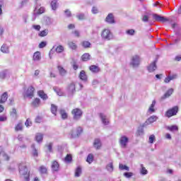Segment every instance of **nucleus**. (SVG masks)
<instances>
[{"instance_id": "52", "label": "nucleus", "mask_w": 181, "mask_h": 181, "mask_svg": "<svg viewBox=\"0 0 181 181\" xmlns=\"http://www.w3.org/2000/svg\"><path fill=\"white\" fill-rule=\"evenodd\" d=\"M124 176L125 177H127V179H129V177H132V176H134V173H124Z\"/></svg>"}, {"instance_id": "3", "label": "nucleus", "mask_w": 181, "mask_h": 181, "mask_svg": "<svg viewBox=\"0 0 181 181\" xmlns=\"http://www.w3.org/2000/svg\"><path fill=\"white\" fill-rule=\"evenodd\" d=\"M177 112H179V107L174 106L173 107L167 110L165 112V117L168 118H170V117H175V115H177Z\"/></svg>"}, {"instance_id": "60", "label": "nucleus", "mask_w": 181, "mask_h": 181, "mask_svg": "<svg viewBox=\"0 0 181 181\" xmlns=\"http://www.w3.org/2000/svg\"><path fill=\"white\" fill-rule=\"evenodd\" d=\"M25 125L27 127H30V125H32V122H30V119H27Z\"/></svg>"}, {"instance_id": "59", "label": "nucleus", "mask_w": 181, "mask_h": 181, "mask_svg": "<svg viewBox=\"0 0 181 181\" xmlns=\"http://www.w3.org/2000/svg\"><path fill=\"white\" fill-rule=\"evenodd\" d=\"M6 119H8L6 116H5V115L0 116V122H4L6 121Z\"/></svg>"}, {"instance_id": "1", "label": "nucleus", "mask_w": 181, "mask_h": 181, "mask_svg": "<svg viewBox=\"0 0 181 181\" xmlns=\"http://www.w3.org/2000/svg\"><path fill=\"white\" fill-rule=\"evenodd\" d=\"M20 175L24 176L25 181H30V172H28V168L23 164H19L18 165Z\"/></svg>"}, {"instance_id": "21", "label": "nucleus", "mask_w": 181, "mask_h": 181, "mask_svg": "<svg viewBox=\"0 0 181 181\" xmlns=\"http://www.w3.org/2000/svg\"><path fill=\"white\" fill-rule=\"evenodd\" d=\"M42 23L45 25H52V18L48 16H45L43 18Z\"/></svg>"}, {"instance_id": "62", "label": "nucleus", "mask_w": 181, "mask_h": 181, "mask_svg": "<svg viewBox=\"0 0 181 181\" xmlns=\"http://www.w3.org/2000/svg\"><path fill=\"white\" fill-rule=\"evenodd\" d=\"M92 13H93L94 14L98 13V8H97V7L93 6L92 8Z\"/></svg>"}, {"instance_id": "10", "label": "nucleus", "mask_w": 181, "mask_h": 181, "mask_svg": "<svg viewBox=\"0 0 181 181\" xmlns=\"http://www.w3.org/2000/svg\"><path fill=\"white\" fill-rule=\"evenodd\" d=\"M156 63H158V59H156L153 62H151L148 66L147 67L149 73H153L156 69H158V66H156Z\"/></svg>"}, {"instance_id": "27", "label": "nucleus", "mask_w": 181, "mask_h": 181, "mask_svg": "<svg viewBox=\"0 0 181 181\" xmlns=\"http://www.w3.org/2000/svg\"><path fill=\"white\" fill-rule=\"evenodd\" d=\"M1 52L2 53H9V47L6 44L3 45L1 47Z\"/></svg>"}, {"instance_id": "23", "label": "nucleus", "mask_w": 181, "mask_h": 181, "mask_svg": "<svg viewBox=\"0 0 181 181\" xmlns=\"http://www.w3.org/2000/svg\"><path fill=\"white\" fill-rule=\"evenodd\" d=\"M89 70L92 71V73H100V67L95 65L90 66L89 67Z\"/></svg>"}, {"instance_id": "34", "label": "nucleus", "mask_w": 181, "mask_h": 181, "mask_svg": "<svg viewBox=\"0 0 181 181\" xmlns=\"http://www.w3.org/2000/svg\"><path fill=\"white\" fill-rule=\"evenodd\" d=\"M93 160H94V156L91 153H89L87 156L86 162H88V163H93Z\"/></svg>"}, {"instance_id": "51", "label": "nucleus", "mask_w": 181, "mask_h": 181, "mask_svg": "<svg viewBox=\"0 0 181 181\" xmlns=\"http://www.w3.org/2000/svg\"><path fill=\"white\" fill-rule=\"evenodd\" d=\"M127 35H129L130 36H134L135 35V30L134 29H130L126 31Z\"/></svg>"}, {"instance_id": "8", "label": "nucleus", "mask_w": 181, "mask_h": 181, "mask_svg": "<svg viewBox=\"0 0 181 181\" xmlns=\"http://www.w3.org/2000/svg\"><path fill=\"white\" fill-rule=\"evenodd\" d=\"M139 56L138 55H134L132 57V61L130 62L131 66H132V67H138V66H139Z\"/></svg>"}, {"instance_id": "48", "label": "nucleus", "mask_w": 181, "mask_h": 181, "mask_svg": "<svg viewBox=\"0 0 181 181\" xmlns=\"http://www.w3.org/2000/svg\"><path fill=\"white\" fill-rule=\"evenodd\" d=\"M119 168L121 170H127V172H129V167L124 165L122 164H119Z\"/></svg>"}, {"instance_id": "2", "label": "nucleus", "mask_w": 181, "mask_h": 181, "mask_svg": "<svg viewBox=\"0 0 181 181\" xmlns=\"http://www.w3.org/2000/svg\"><path fill=\"white\" fill-rule=\"evenodd\" d=\"M81 134H83V127H78L76 129L71 130L69 136L71 139H74L76 138H80Z\"/></svg>"}, {"instance_id": "17", "label": "nucleus", "mask_w": 181, "mask_h": 181, "mask_svg": "<svg viewBox=\"0 0 181 181\" xmlns=\"http://www.w3.org/2000/svg\"><path fill=\"white\" fill-rule=\"evenodd\" d=\"M42 13H45V8L43 7H40L37 11L36 10H35L33 13V16H34L33 21L36 19V16L39 15H42Z\"/></svg>"}, {"instance_id": "4", "label": "nucleus", "mask_w": 181, "mask_h": 181, "mask_svg": "<svg viewBox=\"0 0 181 181\" xmlns=\"http://www.w3.org/2000/svg\"><path fill=\"white\" fill-rule=\"evenodd\" d=\"M71 114L73 115V118L74 121H78L81 117H83V111L81 109L76 108L71 111Z\"/></svg>"}, {"instance_id": "22", "label": "nucleus", "mask_w": 181, "mask_h": 181, "mask_svg": "<svg viewBox=\"0 0 181 181\" xmlns=\"http://www.w3.org/2000/svg\"><path fill=\"white\" fill-rule=\"evenodd\" d=\"M100 118L103 125H107L108 124V121H107V116L104 115V113H100Z\"/></svg>"}, {"instance_id": "40", "label": "nucleus", "mask_w": 181, "mask_h": 181, "mask_svg": "<svg viewBox=\"0 0 181 181\" xmlns=\"http://www.w3.org/2000/svg\"><path fill=\"white\" fill-rule=\"evenodd\" d=\"M64 51V47H63L62 45H59L55 48V52L57 53H62Z\"/></svg>"}, {"instance_id": "29", "label": "nucleus", "mask_w": 181, "mask_h": 181, "mask_svg": "<svg viewBox=\"0 0 181 181\" xmlns=\"http://www.w3.org/2000/svg\"><path fill=\"white\" fill-rule=\"evenodd\" d=\"M31 148L33 149V151H32L33 156H34V158H37V156H39V153H37V150L36 149V147H35V144H32Z\"/></svg>"}, {"instance_id": "61", "label": "nucleus", "mask_w": 181, "mask_h": 181, "mask_svg": "<svg viewBox=\"0 0 181 181\" xmlns=\"http://www.w3.org/2000/svg\"><path fill=\"white\" fill-rule=\"evenodd\" d=\"M72 33H74L76 37H80V32H78V30H76L75 31L72 32Z\"/></svg>"}, {"instance_id": "50", "label": "nucleus", "mask_w": 181, "mask_h": 181, "mask_svg": "<svg viewBox=\"0 0 181 181\" xmlns=\"http://www.w3.org/2000/svg\"><path fill=\"white\" fill-rule=\"evenodd\" d=\"M58 70L61 74V76H64L66 74V70H64V68L62 66H58Z\"/></svg>"}, {"instance_id": "30", "label": "nucleus", "mask_w": 181, "mask_h": 181, "mask_svg": "<svg viewBox=\"0 0 181 181\" xmlns=\"http://www.w3.org/2000/svg\"><path fill=\"white\" fill-rule=\"evenodd\" d=\"M90 57H91V56L89 53H85L82 55L81 59L83 62H88L90 59Z\"/></svg>"}, {"instance_id": "58", "label": "nucleus", "mask_w": 181, "mask_h": 181, "mask_svg": "<svg viewBox=\"0 0 181 181\" xmlns=\"http://www.w3.org/2000/svg\"><path fill=\"white\" fill-rule=\"evenodd\" d=\"M23 127L22 126V124H18L16 127V131H22Z\"/></svg>"}, {"instance_id": "15", "label": "nucleus", "mask_w": 181, "mask_h": 181, "mask_svg": "<svg viewBox=\"0 0 181 181\" xmlns=\"http://www.w3.org/2000/svg\"><path fill=\"white\" fill-rule=\"evenodd\" d=\"M173 88H170L168 89L166 93L161 96L160 100H166V98H169V97H170V95H172V94H173Z\"/></svg>"}, {"instance_id": "55", "label": "nucleus", "mask_w": 181, "mask_h": 181, "mask_svg": "<svg viewBox=\"0 0 181 181\" xmlns=\"http://www.w3.org/2000/svg\"><path fill=\"white\" fill-rule=\"evenodd\" d=\"M155 141V135L151 134V135L149 136L148 142H149V144H153V141Z\"/></svg>"}, {"instance_id": "33", "label": "nucleus", "mask_w": 181, "mask_h": 181, "mask_svg": "<svg viewBox=\"0 0 181 181\" xmlns=\"http://www.w3.org/2000/svg\"><path fill=\"white\" fill-rule=\"evenodd\" d=\"M35 140L37 142H42L43 141V134L37 133L35 136Z\"/></svg>"}, {"instance_id": "31", "label": "nucleus", "mask_w": 181, "mask_h": 181, "mask_svg": "<svg viewBox=\"0 0 181 181\" xmlns=\"http://www.w3.org/2000/svg\"><path fill=\"white\" fill-rule=\"evenodd\" d=\"M106 170L109 171L110 173H112V172H114V165L112 164V163H109L106 165Z\"/></svg>"}, {"instance_id": "57", "label": "nucleus", "mask_w": 181, "mask_h": 181, "mask_svg": "<svg viewBox=\"0 0 181 181\" xmlns=\"http://www.w3.org/2000/svg\"><path fill=\"white\" fill-rule=\"evenodd\" d=\"M47 148L49 151V152H53V144L52 143H49L47 146Z\"/></svg>"}, {"instance_id": "28", "label": "nucleus", "mask_w": 181, "mask_h": 181, "mask_svg": "<svg viewBox=\"0 0 181 181\" xmlns=\"http://www.w3.org/2000/svg\"><path fill=\"white\" fill-rule=\"evenodd\" d=\"M41 57H40V52H36L34 53L33 57V59L34 60V62H39V60H40Z\"/></svg>"}, {"instance_id": "45", "label": "nucleus", "mask_w": 181, "mask_h": 181, "mask_svg": "<svg viewBox=\"0 0 181 181\" xmlns=\"http://www.w3.org/2000/svg\"><path fill=\"white\" fill-rule=\"evenodd\" d=\"M82 46L85 48V49H88V47H90L91 46V43L88 41H83L82 42Z\"/></svg>"}, {"instance_id": "53", "label": "nucleus", "mask_w": 181, "mask_h": 181, "mask_svg": "<svg viewBox=\"0 0 181 181\" xmlns=\"http://www.w3.org/2000/svg\"><path fill=\"white\" fill-rule=\"evenodd\" d=\"M64 13H65L66 18H71V11H70V10L66 9L64 11Z\"/></svg>"}, {"instance_id": "47", "label": "nucleus", "mask_w": 181, "mask_h": 181, "mask_svg": "<svg viewBox=\"0 0 181 181\" xmlns=\"http://www.w3.org/2000/svg\"><path fill=\"white\" fill-rule=\"evenodd\" d=\"M76 18L78 19V21H84V19H86V15H84V13H81L76 15Z\"/></svg>"}, {"instance_id": "24", "label": "nucleus", "mask_w": 181, "mask_h": 181, "mask_svg": "<svg viewBox=\"0 0 181 181\" xmlns=\"http://www.w3.org/2000/svg\"><path fill=\"white\" fill-rule=\"evenodd\" d=\"M39 172L41 175H46L47 174V168L45 165H41L39 168Z\"/></svg>"}, {"instance_id": "20", "label": "nucleus", "mask_w": 181, "mask_h": 181, "mask_svg": "<svg viewBox=\"0 0 181 181\" xmlns=\"http://www.w3.org/2000/svg\"><path fill=\"white\" fill-rule=\"evenodd\" d=\"M10 116L13 119H18V112L16 108H13L10 112Z\"/></svg>"}, {"instance_id": "19", "label": "nucleus", "mask_w": 181, "mask_h": 181, "mask_svg": "<svg viewBox=\"0 0 181 181\" xmlns=\"http://www.w3.org/2000/svg\"><path fill=\"white\" fill-rule=\"evenodd\" d=\"M8 100V92H4L0 99V104H4V103H6V100Z\"/></svg>"}, {"instance_id": "13", "label": "nucleus", "mask_w": 181, "mask_h": 181, "mask_svg": "<svg viewBox=\"0 0 181 181\" xmlns=\"http://www.w3.org/2000/svg\"><path fill=\"white\" fill-rule=\"evenodd\" d=\"M105 21L107 23H110V25L115 23V19L114 18V15L112 13H109Z\"/></svg>"}, {"instance_id": "6", "label": "nucleus", "mask_w": 181, "mask_h": 181, "mask_svg": "<svg viewBox=\"0 0 181 181\" xmlns=\"http://www.w3.org/2000/svg\"><path fill=\"white\" fill-rule=\"evenodd\" d=\"M156 121H158V116L152 115L148 119H146L143 124H141V127L145 128L146 127H148V125H150V124L156 122Z\"/></svg>"}, {"instance_id": "12", "label": "nucleus", "mask_w": 181, "mask_h": 181, "mask_svg": "<svg viewBox=\"0 0 181 181\" xmlns=\"http://www.w3.org/2000/svg\"><path fill=\"white\" fill-rule=\"evenodd\" d=\"M35 93V88L33 86H30L26 91V96L28 98H33V95Z\"/></svg>"}, {"instance_id": "18", "label": "nucleus", "mask_w": 181, "mask_h": 181, "mask_svg": "<svg viewBox=\"0 0 181 181\" xmlns=\"http://www.w3.org/2000/svg\"><path fill=\"white\" fill-rule=\"evenodd\" d=\"M37 94L39 97H40V98H42V100H43L44 101H46V100L49 98V97L47 96V94L45 93L43 90H39L37 92Z\"/></svg>"}, {"instance_id": "35", "label": "nucleus", "mask_w": 181, "mask_h": 181, "mask_svg": "<svg viewBox=\"0 0 181 181\" xmlns=\"http://www.w3.org/2000/svg\"><path fill=\"white\" fill-rule=\"evenodd\" d=\"M8 74L7 70H4L0 72V78L1 80H5L6 78V75Z\"/></svg>"}, {"instance_id": "14", "label": "nucleus", "mask_w": 181, "mask_h": 181, "mask_svg": "<svg viewBox=\"0 0 181 181\" xmlns=\"http://www.w3.org/2000/svg\"><path fill=\"white\" fill-rule=\"evenodd\" d=\"M101 146H103V144L101 143V139H95L94 142H93V148L95 149L98 150L101 149Z\"/></svg>"}, {"instance_id": "37", "label": "nucleus", "mask_w": 181, "mask_h": 181, "mask_svg": "<svg viewBox=\"0 0 181 181\" xmlns=\"http://www.w3.org/2000/svg\"><path fill=\"white\" fill-rule=\"evenodd\" d=\"M81 167L78 166L75 170V177H80V175H81Z\"/></svg>"}, {"instance_id": "7", "label": "nucleus", "mask_w": 181, "mask_h": 181, "mask_svg": "<svg viewBox=\"0 0 181 181\" xmlns=\"http://www.w3.org/2000/svg\"><path fill=\"white\" fill-rule=\"evenodd\" d=\"M153 18L156 22H161L162 23H165V22H168V21H169L168 18L156 13L153 14Z\"/></svg>"}, {"instance_id": "49", "label": "nucleus", "mask_w": 181, "mask_h": 181, "mask_svg": "<svg viewBox=\"0 0 181 181\" xmlns=\"http://www.w3.org/2000/svg\"><path fill=\"white\" fill-rule=\"evenodd\" d=\"M168 129H169V131L173 132V131H178L179 128L176 125H173L171 127H168Z\"/></svg>"}, {"instance_id": "36", "label": "nucleus", "mask_w": 181, "mask_h": 181, "mask_svg": "<svg viewBox=\"0 0 181 181\" xmlns=\"http://www.w3.org/2000/svg\"><path fill=\"white\" fill-rule=\"evenodd\" d=\"M51 8H52V11H56L57 9V0L52 1Z\"/></svg>"}, {"instance_id": "5", "label": "nucleus", "mask_w": 181, "mask_h": 181, "mask_svg": "<svg viewBox=\"0 0 181 181\" xmlns=\"http://www.w3.org/2000/svg\"><path fill=\"white\" fill-rule=\"evenodd\" d=\"M101 37L105 40H111L112 39V33H111L110 30L105 29L102 31Z\"/></svg>"}, {"instance_id": "11", "label": "nucleus", "mask_w": 181, "mask_h": 181, "mask_svg": "<svg viewBox=\"0 0 181 181\" xmlns=\"http://www.w3.org/2000/svg\"><path fill=\"white\" fill-rule=\"evenodd\" d=\"M67 92L69 95H73L76 93V85L74 83H72L68 86Z\"/></svg>"}, {"instance_id": "38", "label": "nucleus", "mask_w": 181, "mask_h": 181, "mask_svg": "<svg viewBox=\"0 0 181 181\" xmlns=\"http://www.w3.org/2000/svg\"><path fill=\"white\" fill-rule=\"evenodd\" d=\"M141 175H148V170H146V168H145V167H144V164H141Z\"/></svg>"}, {"instance_id": "9", "label": "nucleus", "mask_w": 181, "mask_h": 181, "mask_svg": "<svg viewBox=\"0 0 181 181\" xmlns=\"http://www.w3.org/2000/svg\"><path fill=\"white\" fill-rule=\"evenodd\" d=\"M129 141V139L126 136H122L119 139V145L121 148H127V145Z\"/></svg>"}, {"instance_id": "39", "label": "nucleus", "mask_w": 181, "mask_h": 181, "mask_svg": "<svg viewBox=\"0 0 181 181\" xmlns=\"http://www.w3.org/2000/svg\"><path fill=\"white\" fill-rule=\"evenodd\" d=\"M68 46L72 50H76V49H77V45L73 42H68Z\"/></svg>"}, {"instance_id": "26", "label": "nucleus", "mask_w": 181, "mask_h": 181, "mask_svg": "<svg viewBox=\"0 0 181 181\" xmlns=\"http://www.w3.org/2000/svg\"><path fill=\"white\" fill-rule=\"evenodd\" d=\"M79 78L82 80V81H87V75L86 74V71H81L80 72Z\"/></svg>"}, {"instance_id": "16", "label": "nucleus", "mask_w": 181, "mask_h": 181, "mask_svg": "<svg viewBox=\"0 0 181 181\" xmlns=\"http://www.w3.org/2000/svg\"><path fill=\"white\" fill-rule=\"evenodd\" d=\"M51 168L53 172H59V168H60V165L59 164V162L54 160L52 162Z\"/></svg>"}, {"instance_id": "44", "label": "nucleus", "mask_w": 181, "mask_h": 181, "mask_svg": "<svg viewBox=\"0 0 181 181\" xmlns=\"http://www.w3.org/2000/svg\"><path fill=\"white\" fill-rule=\"evenodd\" d=\"M51 112L54 115H56V112H57V106H56L54 104L51 105Z\"/></svg>"}, {"instance_id": "46", "label": "nucleus", "mask_w": 181, "mask_h": 181, "mask_svg": "<svg viewBox=\"0 0 181 181\" xmlns=\"http://www.w3.org/2000/svg\"><path fill=\"white\" fill-rule=\"evenodd\" d=\"M60 114L62 116V119H67V113L66 112V110H60Z\"/></svg>"}, {"instance_id": "64", "label": "nucleus", "mask_w": 181, "mask_h": 181, "mask_svg": "<svg viewBox=\"0 0 181 181\" xmlns=\"http://www.w3.org/2000/svg\"><path fill=\"white\" fill-rule=\"evenodd\" d=\"M172 79H170V76H168L165 78L164 82L168 83H170Z\"/></svg>"}, {"instance_id": "25", "label": "nucleus", "mask_w": 181, "mask_h": 181, "mask_svg": "<svg viewBox=\"0 0 181 181\" xmlns=\"http://www.w3.org/2000/svg\"><path fill=\"white\" fill-rule=\"evenodd\" d=\"M32 105L33 107H34L35 108H37V107H39V105H40V99L38 98H36L32 103Z\"/></svg>"}, {"instance_id": "32", "label": "nucleus", "mask_w": 181, "mask_h": 181, "mask_svg": "<svg viewBox=\"0 0 181 181\" xmlns=\"http://www.w3.org/2000/svg\"><path fill=\"white\" fill-rule=\"evenodd\" d=\"M47 35H49V30L45 29V30L41 31L38 34V36H40V37H45V36H47Z\"/></svg>"}, {"instance_id": "42", "label": "nucleus", "mask_w": 181, "mask_h": 181, "mask_svg": "<svg viewBox=\"0 0 181 181\" xmlns=\"http://www.w3.org/2000/svg\"><path fill=\"white\" fill-rule=\"evenodd\" d=\"M1 156L4 160H9L11 159L9 155H8V153H6L4 151L1 153Z\"/></svg>"}, {"instance_id": "54", "label": "nucleus", "mask_w": 181, "mask_h": 181, "mask_svg": "<svg viewBox=\"0 0 181 181\" xmlns=\"http://www.w3.org/2000/svg\"><path fill=\"white\" fill-rule=\"evenodd\" d=\"M141 21L142 22H144V23L149 22V16L146 15L143 16Z\"/></svg>"}, {"instance_id": "63", "label": "nucleus", "mask_w": 181, "mask_h": 181, "mask_svg": "<svg viewBox=\"0 0 181 181\" xmlns=\"http://www.w3.org/2000/svg\"><path fill=\"white\" fill-rule=\"evenodd\" d=\"M33 29H35V30H40V25H33Z\"/></svg>"}, {"instance_id": "43", "label": "nucleus", "mask_w": 181, "mask_h": 181, "mask_svg": "<svg viewBox=\"0 0 181 181\" xmlns=\"http://www.w3.org/2000/svg\"><path fill=\"white\" fill-rule=\"evenodd\" d=\"M64 160L66 163H70L71 160H73V157L71 154H67L66 156L64 158Z\"/></svg>"}, {"instance_id": "56", "label": "nucleus", "mask_w": 181, "mask_h": 181, "mask_svg": "<svg viewBox=\"0 0 181 181\" xmlns=\"http://www.w3.org/2000/svg\"><path fill=\"white\" fill-rule=\"evenodd\" d=\"M47 45V43L45 41H42L41 42L40 44H39V47L40 49H43V47H46V45Z\"/></svg>"}, {"instance_id": "41", "label": "nucleus", "mask_w": 181, "mask_h": 181, "mask_svg": "<svg viewBox=\"0 0 181 181\" xmlns=\"http://www.w3.org/2000/svg\"><path fill=\"white\" fill-rule=\"evenodd\" d=\"M53 90L54 91L56 92V93L57 94V95L62 96L63 95V92H62V90H60V88L54 86L53 87Z\"/></svg>"}]
</instances>
